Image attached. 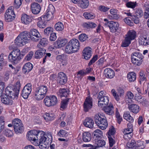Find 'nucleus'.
<instances>
[{"label":"nucleus","instance_id":"72a5a7b5","mask_svg":"<svg viewBox=\"0 0 149 149\" xmlns=\"http://www.w3.org/2000/svg\"><path fill=\"white\" fill-rule=\"evenodd\" d=\"M69 91L68 89L61 88L58 93V95L61 97H67L69 94Z\"/></svg>","mask_w":149,"mask_h":149},{"label":"nucleus","instance_id":"13d9d810","mask_svg":"<svg viewBox=\"0 0 149 149\" xmlns=\"http://www.w3.org/2000/svg\"><path fill=\"white\" fill-rule=\"evenodd\" d=\"M12 123L14 126L19 125H20L22 123L21 121L17 118L13 120L12 121Z\"/></svg>","mask_w":149,"mask_h":149},{"label":"nucleus","instance_id":"49530a36","mask_svg":"<svg viewBox=\"0 0 149 149\" xmlns=\"http://www.w3.org/2000/svg\"><path fill=\"white\" fill-rule=\"evenodd\" d=\"M103 133L102 131L99 129L95 130L94 132V136H95L96 138L99 139L103 136Z\"/></svg>","mask_w":149,"mask_h":149},{"label":"nucleus","instance_id":"2eb2a0df","mask_svg":"<svg viewBox=\"0 0 149 149\" xmlns=\"http://www.w3.org/2000/svg\"><path fill=\"white\" fill-rule=\"evenodd\" d=\"M111 93L113 97L117 101L120 100V97L124 95V91L121 89H118L116 91L114 89H112L111 91Z\"/></svg>","mask_w":149,"mask_h":149},{"label":"nucleus","instance_id":"e2e57ef3","mask_svg":"<svg viewBox=\"0 0 149 149\" xmlns=\"http://www.w3.org/2000/svg\"><path fill=\"white\" fill-rule=\"evenodd\" d=\"M5 134L7 136L9 137L12 136L13 134L12 131L8 129L5 130Z\"/></svg>","mask_w":149,"mask_h":149},{"label":"nucleus","instance_id":"dca6fc26","mask_svg":"<svg viewBox=\"0 0 149 149\" xmlns=\"http://www.w3.org/2000/svg\"><path fill=\"white\" fill-rule=\"evenodd\" d=\"M107 25L109 27L111 32L114 33L120 30L119 24L117 22L113 21L109 22L107 23Z\"/></svg>","mask_w":149,"mask_h":149},{"label":"nucleus","instance_id":"5fc2aeb1","mask_svg":"<svg viewBox=\"0 0 149 149\" xmlns=\"http://www.w3.org/2000/svg\"><path fill=\"white\" fill-rule=\"evenodd\" d=\"M88 38V36L85 34H81L79 36V39L81 42H83L86 40Z\"/></svg>","mask_w":149,"mask_h":149},{"label":"nucleus","instance_id":"4be33fe9","mask_svg":"<svg viewBox=\"0 0 149 149\" xmlns=\"http://www.w3.org/2000/svg\"><path fill=\"white\" fill-rule=\"evenodd\" d=\"M67 80L66 76L64 72H60L58 73L57 77L58 82L63 84L66 82Z\"/></svg>","mask_w":149,"mask_h":149},{"label":"nucleus","instance_id":"a19ab883","mask_svg":"<svg viewBox=\"0 0 149 149\" xmlns=\"http://www.w3.org/2000/svg\"><path fill=\"white\" fill-rule=\"evenodd\" d=\"M14 128L15 133L17 134L21 133L23 130V124L22 123L20 125H15L14 126Z\"/></svg>","mask_w":149,"mask_h":149},{"label":"nucleus","instance_id":"412c9836","mask_svg":"<svg viewBox=\"0 0 149 149\" xmlns=\"http://www.w3.org/2000/svg\"><path fill=\"white\" fill-rule=\"evenodd\" d=\"M39 21L37 23L38 26L40 28L44 29L46 27L47 24V15L42 16L38 18Z\"/></svg>","mask_w":149,"mask_h":149},{"label":"nucleus","instance_id":"3c124183","mask_svg":"<svg viewBox=\"0 0 149 149\" xmlns=\"http://www.w3.org/2000/svg\"><path fill=\"white\" fill-rule=\"evenodd\" d=\"M47 40L45 38H42L39 44L37 46V47L41 48V46H45L47 45L46 43Z\"/></svg>","mask_w":149,"mask_h":149},{"label":"nucleus","instance_id":"6e6d98bb","mask_svg":"<svg viewBox=\"0 0 149 149\" xmlns=\"http://www.w3.org/2000/svg\"><path fill=\"white\" fill-rule=\"evenodd\" d=\"M136 148L140 147H144L146 146V143L142 141H138L136 142Z\"/></svg>","mask_w":149,"mask_h":149},{"label":"nucleus","instance_id":"f704fd0d","mask_svg":"<svg viewBox=\"0 0 149 149\" xmlns=\"http://www.w3.org/2000/svg\"><path fill=\"white\" fill-rule=\"evenodd\" d=\"M89 4L88 0H80L77 5L81 8L85 9L88 7Z\"/></svg>","mask_w":149,"mask_h":149},{"label":"nucleus","instance_id":"4c0bfd02","mask_svg":"<svg viewBox=\"0 0 149 149\" xmlns=\"http://www.w3.org/2000/svg\"><path fill=\"white\" fill-rule=\"evenodd\" d=\"M136 142L134 140H131L127 144V149H135L136 148Z\"/></svg>","mask_w":149,"mask_h":149},{"label":"nucleus","instance_id":"37998d69","mask_svg":"<svg viewBox=\"0 0 149 149\" xmlns=\"http://www.w3.org/2000/svg\"><path fill=\"white\" fill-rule=\"evenodd\" d=\"M28 33L30 35H31V34L32 35V36H34L36 37H40V34L38 30L36 29H32L29 32H28Z\"/></svg>","mask_w":149,"mask_h":149},{"label":"nucleus","instance_id":"473e14b6","mask_svg":"<svg viewBox=\"0 0 149 149\" xmlns=\"http://www.w3.org/2000/svg\"><path fill=\"white\" fill-rule=\"evenodd\" d=\"M128 108L130 111L134 113H137L139 111V107L136 104H131L129 105Z\"/></svg>","mask_w":149,"mask_h":149},{"label":"nucleus","instance_id":"20e7f679","mask_svg":"<svg viewBox=\"0 0 149 149\" xmlns=\"http://www.w3.org/2000/svg\"><path fill=\"white\" fill-rule=\"evenodd\" d=\"M44 132L39 130H31L29 131L26 135L27 139L35 146H37L38 145V139L40 135L39 134L41 132Z\"/></svg>","mask_w":149,"mask_h":149},{"label":"nucleus","instance_id":"f3484780","mask_svg":"<svg viewBox=\"0 0 149 149\" xmlns=\"http://www.w3.org/2000/svg\"><path fill=\"white\" fill-rule=\"evenodd\" d=\"M92 49L89 47L84 48L82 51V57L86 60L89 59L92 56Z\"/></svg>","mask_w":149,"mask_h":149},{"label":"nucleus","instance_id":"c03bdc74","mask_svg":"<svg viewBox=\"0 0 149 149\" xmlns=\"http://www.w3.org/2000/svg\"><path fill=\"white\" fill-rule=\"evenodd\" d=\"M83 16L86 19H94L95 16L94 14L92 13L85 12L83 14Z\"/></svg>","mask_w":149,"mask_h":149},{"label":"nucleus","instance_id":"774afa93","mask_svg":"<svg viewBox=\"0 0 149 149\" xmlns=\"http://www.w3.org/2000/svg\"><path fill=\"white\" fill-rule=\"evenodd\" d=\"M125 22L127 25L130 26H132L134 25V24L132 22L129 17H126L124 19Z\"/></svg>","mask_w":149,"mask_h":149},{"label":"nucleus","instance_id":"c756f323","mask_svg":"<svg viewBox=\"0 0 149 149\" xmlns=\"http://www.w3.org/2000/svg\"><path fill=\"white\" fill-rule=\"evenodd\" d=\"M48 11L47 12V21H49L53 18V13L54 8L52 5L50 4L48 6Z\"/></svg>","mask_w":149,"mask_h":149},{"label":"nucleus","instance_id":"09e8293b","mask_svg":"<svg viewBox=\"0 0 149 149\" xmlns=\"http://www.w3.org/2000/svg\"><path fill=\"white\" fill-rule=\"evenodd\" d=\"M115 132L114 128L112 126L110 127L107 133L108 137H113Z\"/></svg>","mask_w":149,"mask_h":149},{"label":"nucleus","instance_id":"393cba45","mask_svg":"<svg viewBox=\"0 0 149 149\" xmlns=\"http://www.w3.org/2000/svg\"><path fill=\"white\" fill-rule=\"evenodd\" d=\"M31 9L33 14H37L39 13L41 7L40 5L38 3H34L31 5Z\"/></svg>","mask_w":149,"mask_h":149},{"label":"nucleus","instance_id":"58836bf2","mask_svg":"<svg viewBox=\"0 0 149 149\" xmlns=\"http://www.w3.org/2000/svg\"><path fill=\"white\" fill-rule=\"evenodd\" d=\"M69 100V99L66 98L61 101L60 107L61 110H63L67 107Z\"/></svg>","mask_w":149,"mask_h":149},{"label":"nucleus","instance_id":"864d4df0","mask_svg":"<svg viewBox=\"0 0 149 149\" xmlns=\"http://www.w3.org/2000/svg\"><path fill=\"white\" fill-rule=\"evenodd\" d=\"M44 52L40 50L37 51L35 53V56L36 58H38L42 57L43 55Z\"/></svg>","mask_w":149,"mask_h":149},{"label":"nucleus","instance_id":"79ce46f5","mask_svg":"<svg viewBox=\"0 0 149 149\" xmlns=\"http://www.w3.org/2000/svg\"><path fill=\"white\" fill-rule=\"evenodd\" d=\"M144 7L145 8V12L144 13V17L145 18L147 19L149 17V6L148 3L146 2L144 4Z\"/></svg>","mask_w":149,"mask_h":149},{"label":"nucleus","instance_id":"423d86ee","mask_svg":"<svg viewBox=\"0 0 149 149\" xmlns=\"http://www.w3.org/2000/svg\"><path fill=\"white\" fill-rule=\"evenodd\" d=\"M124 119L129 121L130 123L127 124V128L125 129L123 133L125 134H127L132 133L133 131V125L132 123L134 121V119L130 114L127 112H125L123 116Z\"/></svg>","mask_w":149,"mask_h":149},{"label":"nucleus","instance_id":"ea45409f","mask_svg":"<svg viewBox=\"0 0 149 149\" xmlns=\"http://www.w3.org/2000/svg\"><path fill=\"white\" fill-rule=\"evenodd\" d=\"M56 59L60 61L63 65H66L67 64V61L63 55L58 56L56 57Z\"/></svg>","mask_w":149,"mask_h":149},{"label":"nucleus","instance_id":"338daca9","mask_svg":"<svg viewBox=\"0 0 149 149\" xmlns=\"http://www.w3.org/2000/svg\"><path fill=\"white\" fill-rule=\"evenodd\" d=\"M57 38L56 33H51L49 37V40L50 41H54Z\"/></svg>","mask_w":149,"mask_h":149},{"label":"nucleus","instance_id":"603ef678","mask_svg":"<svg viewBox=\"0 0 149 149\" xmlns=\"http://www.w3.org/2000/svg\"><path fill=\"white\" fill-rule=\"evenodd\" d=\"M86 28L88 29H89L91 28H93L95 27L97 25L95 23L93 22H88L87 23H86L85 24Z\"/></svg>","mask_w":149,"mask_h":149},{"label":"nucleus","instance_id":"4d7b16f0","mask_svg":"<svg viewBox=\"0 0 149 149\" xmlns=\"http://www.w3.org/2000/svg\"><path fill=\"white\" fill-rule=\"evenodd\" d=\"M3 56V54H1L0 55V71L2 69L4 63Z\"/></svg>","mask_w":149,"mask_h":149},{"label":"nucleus","instance_id":"a878e982","mask_svg":"<svg viewBox=\"0 0 149 149\" xmlns=\"http://www.w3.org/2000/svg\"><path fill=\"white\" fill-rule=\"evenodd\" d=\"M104 74L105 77L109 79H112L115 76L114 71L110 68H107L104 70Z\"/></svg>","mask_w":149,"mask_h":149},{"label":"nucleus","instance_id":"c9c22d12","mask_svg":"<svg viewBox=\"0 0 149 149\" xmlns=\"http://www.w3.org/2000/svg\"><path fill=\"white\" fill-rule=\"evenodd\" d=\"M82 138L83 141L85 142H88L91 139V134L88 132H85L82 134Z\"/></svg>","mask_w":149,"mask_h":149},{"label":"nucleus","instance_id":"8fccbe9b","mask_svg":"<svg viewBox=\"0 0 149 149\" xmlns=\"http://www.w3.org/2000/svg\"><path fill=\"white\" fill-rule=\"evenodd\" d=\"M4 124L5 120L4 117L1 116L0 117V132L4 129Z\"/></svg>","mask_w":149,"mask_h":149},{"label":"nucleus","instance_id":"0e129e2a","mask_svg":"<svg viewBox=\"0 0 149 149\" xmlns=\"http://www.w3.org/2000/svg\"><path fill=\"white\" fill-rule=\"evenodd\" d=\"M98 9L101 11L105 12L108 11L109 9V8L104 6L101 5L99 6Z\"/></svg>","mask_w":149,"mask_h":149},{"label":"nucleus","instance_id":"9d476101","mask_svg":"<svg viewBox=\"0 0 149 149\" xmlns=\"http://www.w3.org/2000/svg\"><path fill=\"white\" fill-rule=\"evenodd\" d=\"M20 51L19 49H16L13 51L9 54L8 58L10 61L15 62L20 59Z\"/></svg>","mask_w":149,"mask_h":149},{"label":"nucleus","instance_id":"f03ea898","mask_svg":"<svg viewBox=\"0 0 149 149\" xmlns=\"http://www.w3.org/2000/svg\"><path fill=\"white\" fill-rule=\"evenodd\" d=\"M30 35L25 31L21 32L15 40V43L17 46L22 47L28 43L29 40Z\"/></svg>","mask_w":149,"mask_h":149},{"label":"nucleus","instance_id":"7c9ffc66","mask_svg":"<svg viewBox=\"0 0 149 149\" xmlns=\"http://www.w3.org/2000/svg\"><path fill=\"white\" fill-rule=\"evenodd\" d=\"M104 111L107 114L109 115H112L114 113L113 104L110 103L108 106L104 108Z\"/></svg>","mask_w":149,"mask_h":149},{"label":"nucleus","instance_id":"2f4dec72","mask_svg":"<svg viewBox=\"0 0 149 149\" xmlns=\"http://www.w3.org/2000/svg\"><path fill=\"white\" fill-rule=\"evenodd\" d=\"M33 65L30 63H26L23 66L22 70L23 72L25 73L29 72L33 68Z\"/></svg>","mask_w":149,"mask_h":149},{"label":"nucleus","instance_id":"5701e85b","mask_svg":"<svg viewBox=\"0 0 149 149\" xmlns=\"http://www.w3.org/2000/svg\"><path fill=\"white\" fill-rule=\"evenodd\" d=\"M57 102V97L54 95L47 96V106L50 107L55 105Z\"/></svg>","mask_w":149,"mask_h":149},{"label":"nucleus","instance_id":"7ed1b4c3","mask_svg":"<svg viewBox=\"0 0 149 149\" xmlns=\"http://www.w3.org/2000/svg\"><path fill=\"white\" fill-rule=\"evenodd\" d=\"M94 120L96 124L102 130H104L107 127L106 118L102 114L100 113L96 114L95 115Z\"/></svg>","mask_w":149,"mask_h":149},{"label":"nucleus","instance_id":"1a4fd4ad","mask_svg":"<svg viewBox=\"0 0 149 149\" xmlns=\"http://www.w3.org/2000/svg\"><path fill=\"white\" fill-rule=\"evenodd\" d=\"M15 15L13 11V7H10L6 11L4 15L5 19L6 22H10L13 20Z\"/></svg>","mask_w":149,"mask_h":149},{"label":"nucleus","instance_id":"cd10ccee","mask_svg":"<svg viewBox=\"0 0 149 149\" xmlns=\"http://www.w3.org/2000/svg\"><path fill=\"white\" fill-rule=\"evenodd\" d=\"M1 101L3 104L6 105H11L13 103V101L12 99L6 95L2 96Z\"/></svg>","mask_w":149,"mask_h":149},{"label":"nucleus","instance_id":"c85d7f7f","mask_svg":"<svg viewBox=\"0 0 149 149\" xmlns=\"http://www.w3.org/2000/svg\"><path fill=\"white\" fill-rule=\"evenodd\" d=\"M84 125L86 127L92 128L94 127V122L93 120L91 118H86L84 122Z\"/></svg>","mask_w":149,"mask_h":149},{"label":"nucleus","instance_id":"680f3d73","mask_svg":"<svg viewBox=\"0 0 149 149\" xmlns=\"http://www.w3.org/2000/svg\"><path fill=\"white\" fill-rule=\"evenodd\" d=\"M23 0H15L14 6L16 8H19L22 5Z\"/></svg>","mask_w":149,"mask_h":149},{"label":"nucleus","instance_id":"f8f14e48","mask_svg":"<svg viewBox=\"0 0 149 149\" xmlns=\"http://www.w3.org/2000/svg\"><path fill=\"white\" fill-rule=\"evenodd\" d=\"M93 106V99L90 96H88L85 100L83 104L84 110L87 112L91 109Z\"/></svg>","mask_w":149,"mask_h":149},{"label":"nucleus","instance_id":"a211bd4d","mask_svg":"<svg viewBox=\"0 0 149 149\" xmlns=\"http://www.w3.org/2000/svg\"><path fill=\"white\" fill-rule=\"evenodd\" d=\"M98 99V105L100 107H105L109 103V98L107 96L99 97Z\"/></svg>","mask_w":149,"mask_h":149},{"label":"nucleus","instance_id":"39448f33","mask_svg":"<svg viewBox=\"0 0 149 149\" xmlns=\"http://www.w3.org/2000/svg\"><path fill=\"white\" fill-rule=\"evenodd\" d=\"M136 36V33L133 30H129L125 35V38L122 43V46L126 47L131 43V41L134 40Z\"/></svg>","mask_w":149,"mask_h":149},{"label":"nucleus","instance_id":"bb28decb","mask_svg":"<svg viewBox=\"0 0 149 149\" xmlns=\"http://www.w3.org/2000/svg\"><path fill=\"white\" fill-rule=\"evenodd\" d=\"M21 20L22 23L25 24H28L32 22V19L31 16L24 14L22 16Z\"/></svg>","mask_w":149,"mask_h":149},{"label":"nucleus","instance_id":"69168bd1","mask_svg":"<svg viewBox=\"0 0 149 149\" xmlns=\"http://www.w3.org/2000/svg\"><path fill=\"white\" fill-rule=\"evenodd\" d=\"M33 55V53L32 52H29L28 54L26 56L25 58V59L26 61H29L32 58Z\"/></svg>","mask_w":149,"mask_h":149},{"label":"nucleus","instance_id":"bf43d9fd","mask_svg":"<svg viewBox=\"0 0 149 149\" xmlns=\"http://www.w3.org/2000/svg\"><path fill=\"white\" fill-rule=\"evenodd\" d=\"M58 135L60 137H65L67 136L68 134L65 130H61L59 132Z\"/></svg>","mask_w":149,"mask_h":149},{"label":"nucleus","instance_id":"aec40b11","mask_svg":"<svg viewBox=\"0 0 149 149\" xmlns=\"http://www.w3.org/2000/svg\"><path fill=\"white\" fill-rule=\"evenodd\" d=\"M138 41L139 43L141 45L146 46L149 45V35L140 36Z\"/></svg>","mask_w":149,"mask_h":149},{"label":"nucleus","instance_id":"ddd939ff","mask_svg":"<svg viewBox=\"0 0 149 149\" xmlns=\"http://www.w3.org/2000/svg\"><path fill=\"white\" fill-rule=\"evenodd\" d=\"M31 86V84L29 83L24 87L22 92V95L24 99H27L31 93L32 91Z\"/></svg>","mask_w":149,"mask_h":149},{"label":"nucleus","instance_id":"a18cd8bd","mask_svg":"<svg viewBox=\"0 0 149 149\" xmlns=\"http://www.w3.org/2000/svg\"><path fill=\"white\" fill-rule=\"evenodd\" d=\"M55 29L58 31L63 30L64 29V26L63 23L60 22H58L55 25Z\"/></svg>","mask_w":149,"mask_h":149},{"label":"nucleus","instance_id":"052dcab7","mask_svg":"<svg viewBox=\"0 0 149 149\" xmlns=\"http://www.w3.org/2000/svg\"><path fill=\"white\" fill-rule=\"evenodd\" d=\"M136 2L130 1L127 2L126 4V6L128 7L134 8L136 7Z\"/></svg>","mask_w":149,"mask_h":149},{"label":"nucleus","instance_id":"de8ad7c7","mask_svg":"<svg viewBox=\"0 0 149 149\" xmlns=\"http://www.w3.org/2000/svg\"><path fill=\"white\" fill-rule=\"evenodd\" d=\"M21 84L19 81H17L16 83L14 89L15 91L16 94L18 95L21 87Z\"/></svg>","mask_w":149,"mask_h":149},{"label":"nucleus","instance_id":"f257e3e1","mask_svg":"<svg viewBox=\"0 0 149 149\" xmlns=\"http://www.w3.org/2000/svg\"><path fill=\"white\" fill-rule=\"evenodd\" d=\"M79 47V42L76 39H72L67 42L65 48V53L70 54L77 52Z\"/></svg>","mask_w":149,"mask_h":149},{"label":"nucleus","instance_id":"b1692460","mask_svg":"<svg viewBox=\"0 0 149 149\" xmlns=\"http://www.w3.org/2000/svg\"><path fill=\"white\" fill-rule=\"evenodd\" d=\"M93 143H94L95 146L96 147L95 148H98L99 149H101L100 147H102L105 145V141L100 138H95L93 141Z\"/></svg>","mask_w":149,"mask_h":149},{"label":"nucleus","instance_id":"9b49d317","mask_svg":"<svg viewBox=\"0 0 149 149\" xmlns=\"http://www.w3.org/2000/svg\"><path fill=\"white\" fill-rule=\"evenodd\" d=\"M39 134L40 135L38 145L40 149H46L47 148V138L46 137V133L44 132H41Z\"/></svg>","mask_w":149,"mask_h":149},{"label":"nucleus","instance_id":"e433bc0d","mask_svg":"<svg viewBox=\"0 0 149 149\" xmlns=\"http://www.w3.org/2000/svg\"><path fill=\"white\" fill-rule=\"evenodd\" d=\"M127 78L129 81L133 82L136 79V74L133 72H129L127 75Z\"/></svg>","mask_w":149,"mask_h":149},{"label":"nucleus","instance_id":"6e6552de","mask_svg":"<svg viewBox=\"0 0 149 149\" xmlns=\"http://www.w3.org/2000/svg\"><path fill=\"white\" fill-rule=\"evenodd\" d=\"M131 57V62L134 65L139 66L142 64L143 56L140 52H134L132 54Z\"/></svg>","mask_w":149,"mask_h":149},{"label":"nucleus","instance_id":"6ab92c4d","mask_svg":"<svg viewBox=\"0 0 149 149\" xmlns=\"http://www.w3.org/2000/svg\"><path fill=\"white\" fill-rule=\"evenodd\" d=\"M6 94L11 97L12 99H14L15 97H17L18 95L16 94L15 91L13 88L10 86L7 87L5 90Z\"/></svg>","mask_w":149,"mask_h":149},{"label":"nucleus","instance_id":"0eeeda50","mask_svg":"<svg viewBox=\"0 0 149 149\" xmlns=\"http://www.w3.org/2000/svg\"><path fill=\"white\" fill-rule=\"evenodd\" d=\"M47 87L42 86L37 89L35 91L34 97L37 100H40L43 99L46 95Z\"/></svg>","mask_w":149,"mask_h":149},{"label":"nucleus","instance_id":"4468645a","mask_svg":"<svg viewBox=\"0 0 149 149\" xmlns=\"http://www.w3.org/2000/svg\"><path fill=\"white\" fill-rule=\"evenodd\" d=\"M68 42L67 40L61 37L58 38L56 41L54 42V47L56 48H60L66 45Z\"/></svg>","mask_w":149,"mask_h":149}]
</instances>
